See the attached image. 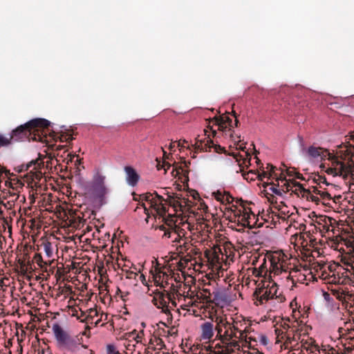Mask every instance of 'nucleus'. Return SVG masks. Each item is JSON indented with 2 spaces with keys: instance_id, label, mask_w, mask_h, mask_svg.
I'll list each match as a JSON object with an SVG mask.
<instances>
[{
  "instance_id": "obj_1",
  "label": "nucleus",
  "mask_w": 354,
  "mask_h": 354,
  "mask_svg": "<svg viewBox=\"0 0 354 354\" xmlns=\"http://www.w3.org/2000/svg\"><path fill=\"white\" fill-rule=\"evenodd\" d=\"M270 261V266L268 269L266 258H263V263L261 266L252 269V275L255 277H263L268 281L272 278L279 277V280H283L294 277L290 271V260L284 253L275 252L271 256Z\"/></svg>"
},
{
  "instance_id": "obj_2",
  "label": "nucleus",
  "mask_w": 354,
  "mask_h": 354,
  "mask_svg": "<svg viewBox=\"0 0 354 354\" xmlns=\"http://www.w3.org/2000/svg\"><path fill=\"white\" fill-rule=\"evenodd\" d=\"M50 122L47 120L41 118L34 119L18 127L9 136L11 138L12 142L20 141L28 138L32 132L39 131L42 129L47 128Z\"/></svg>"
},
{
  "instance_id": "obj_3",
  "label": "nucleus",
  "mask_w": 354,
  "mask_h": 354,
  "mask_svg": "<svg viewBox=\"0 0 354 354\" xmlns=\"http://www.w3.org/2000/svg\"><path fill=\"white\" fill-rule=\"evenodd\" d=\"M105 180L106 176L100 172H97L94 174L88 187V192L102 203L105 202L106 196L109 193V189L106 187Z\"/></svg>"
},
{
  "instance_id": "obj_4",
  "label": "nucleus",
  "mask_w": 354,
  "mask_h": 354,
  "mask_svg": "<svg viewBox=\"0 0 354 354\" xmlns=\"http://www.w3.org/2000/svg\"><path fill=\"white\" fill-rule=\"evenodd\" d=\"M169 211V205L161 196L156 194V199L151 203V209L150 212L153 214L159 216L162 218L163 221L168 225H172L174 223V217L171 214L167 213Z\"/></svg>"
},
{
  "instance_id": "obj_5",
  "label": "nucleus",
  "mask_w": 354,
  "mask_h": 354,
  "mask_svg": "<svg viewBox=\"0 0 354 354\" xmlns=\"http://www.w3.org/2000/svg\"><path fill=\"white\" fill-rule=\"evenodd\" d=\"M215 322L216 323L215 330L217 332V337L221 341H228L236 338V333L229 328L232 326V322L223 317H216Z\"/></svg>"
},
{
  "instance_id": "obj_6",
  "label": "nucleus",
  "mask_w": 354,
  "mask_h": 354,
  "mask_svg": "<svg viewBox=\"0 0 354 354\" xmlns=\"http://www.w3.org/2000/svg\"><path fill=\"white\" fill-rule=\"evenodd\" d=\"M234 222H236L238 225L249 228L254 225L255 215L249 207H236L234 210Z\"/></svg>"
},
{
  "instance_id": "obj_7",
  "label": "nucleus",
  "mask_w": 354,
  "mask_h": 354,
  "mask_svg": "<svg viewBox=\"0 0 354 354\" xmlns=\"http://www.w3.org/2000/svg\"><path fill=\"white\" fill-rule=\"evenodd\" d=\"M283 280H279V277L272 278L268 280V283L266 287L260 288L256 290L254 295H257V299L261 304H263V301H268V299L277 297V284L279 282Z\"/></svg>"
},
{
  "instance_id": "obj_8",
  "label": "nucleus",
  "mask_w": 354,
  "mask_h": 354,
  "mask_svg": "<svg viewBox=\"0 0 354 354\" xmlns=\"http://www.w3.org/2000/svg\"><path fill=\"white\" fill-rule=\"evenodd\" d=\"M330 165L326 168V172L333 176H342L346 178L351 173V167L337 157L330 158Z\"/></svg>"
},
{
  "instance_id": "obj_9",
  "label": "nucleus",
  "mask_w": 354,
  "mask_h": 354,
  "mask_svg": "<svg viewBox=\"0 0 354 354\" xmlns=\"http://www.w3.org/2000/svg\"><path fill=\"white\" fill-rule=\"evenodd\" d=\"M165 268L156 266L154 270H151L154 283L156 286H160L162 288H165L168 286L171 285L170 288L174 290L175 288L173 283V277L168 274L165 271Z\"/></svg>"
},
{
  "instance_id": "obj_10",
  "label": "nucleus",
  "mask_w": 354,
  "mask_h": 354,
  "mask_svg": "<svg viewBox=\"0 0 354 354\" xmlns=\"http://www.w3.org/2000/svg\"><path fill=\"white\" fill-rule=\"evenodd\" d=\"M301 153L306 158L311 162H321L324 160L330 153L327 150L319 147L310 146L306 148L304 145L301 146Z\"/></svg>"
},
{
  "instance_id": "obj_11",
  "label": "nucleus",
  "mask_w": 354,
  "mask_h": 354,
  "mask_svg": "<svg viewBox=\"0 0 354 354\" xmlns=\"http://www.w3.org/2000/svg\"><path fill=\"white\" fill-rule=\"evenodd\" d=\"M22 185L23 184L16 179L6 180V186L8 187V189L4 192L3 198L16 202L21 198L19 188L21 189Z\"/></svg>"
},
{
  "instance_id": "obj_12",
  "label": "nucleus",
  "mask_w": 354,
  "mask_h": 354,
  "mask_svg": "<svg viewBox=\"0 0 354 354\" xmlns=\"http://www.w3.org/2000/svg\"><path fill=\"white\" fill-rule=\"evenodd\" d=\"M216 125L219 131H226L228 128V131H231V129L234 127L232 124V120L228 115H222L219 117H214L209 122V127L212 131L213 134H216V130H214L213 126Z\"/></svg>"
},
{
  "instance_id": "obj_13",
  "label": "nucleus",
  "mask_w": 354,
  "mask_h": 354,
  "mask_svg": "<svg viewBox=\"0 0 354 354\" xmlns=\"http://www.w3.org/2000/svg\"><path fill=\"white\" fill-rule=\"evenodd\" d=\"M169 299H171V296L169 294H167V295L165 296L164 292L157 291L154 292L152 302L158 308H161L164 313L170 314V309L169 306Z\"/></svg>"
},
{
  "instance_id": "obj_14",
  "label": "nucleus",
  "mask_w": 354,
  "mask_h": 354,
  "mask_svg": "<svg viewBox=\"0 0 354 354\" xmlns=\"http://www.w3.org/2000/svg\"><path fill=\"white\" fill-rule=\"evenodd\" d=\"M43 164L44 162L41 160L37 159L30 161L27 165L26 169L29 170L32 181H39L42 178V172L39 171V169Z\"/></svg>"
},
{
  "instance_id": "obj_15",
  "label": "nucleus",
  "mask_w": 354,
  "mask_h": 354,
  "mask_svg": "<svg viewBox=\"0 0 354 354\" xmlns=\"http://www.w3.org/2000/svg\"><path fill=\"white\" fill-rule=\"evenodd\" d=\"M52 330L59 348H61L71 337L68 333L57 323L53 325Z\"/></svg>"
},
{
  "instance_id": "obj_16",
  "label": "nucleus",
  "mask_w": 354,
  "mask_h": 354,
  "mask_svg": "<svg viewBox=\"0 0 354 354\" xmlns=\"http://www.w3.org/2000/svg\"><path fill=\"white\" fill-rule=\"evenodd\" d=\"M124 170L127 184L131 187L136 186L140 180V175L137 173L136 170L131 166L124 167Z\"/></svg>"
},
{
  "instance_id": "obj_17",
  "label": "nucleus",
  "mask_w": 354,
  "mask_h": 354,
  "mask_svg": "<svg viewBox=\"0 0 354 354\" xmlns=\"http://www.w3.org/2000/svg\"><path fill=\"white\" fill-rule=\"evenodd\" d=\"M201 337L205 340H209L214 335V325L212 322H206L201 326Z\"/></svg>"
},
{
  "instance_id": "obj_18",
  "label": "nucleus",
  "mask_w": 354,
  "mask_h": 354,
  "mask_svg": "<svg viewBox=\"0 0 354 354\" xmlns=\"http://www.w3.org/2000/svg\"><path fill=\"white\" fill-rule=\"evenodd\" d=\"M81 346L78 339L71 337L61 348L71 352H75L79 351Z\"/></svg>"
},
{
  "instance_id": "obj_19",
  "label": "nucleus",
  "mask_w": 354,
  "mask_h": 354,
  "mask_svg": "<svg viewBox=\"0 0 354 354\" xmlns=\"http://www.w3.org/2000/svg\"><path fill=\"white\" fill-rule=\"evenodd\" d=\"M276 182L279 190L282 192V194L290 192L293 180H288L285 178L280 177L276 180Z\"/></svg>"
},
{
  "instance_id": "obj_20",
  "label": "nucleus",
  "mask_w": 354,
  "mask_h": 354,
  "mask_svg": "<svg viewBox=\"0 0 354 354\" xmlns=\"http://www.w3.org/2000/svg\"><path fill=\"white\" fill-rule=\"evenodd\" d=\"M310 189H311L316 196L319 195L320 196V200L322 199L324 201H326L332 198L330 194L326 191L325 189H323L322 187L320 188V186H313Z\"/></svg>"
},
{
  "instance_id": "obj_21",
  "label": "nucleus",
  "mask_w": 354,
  "mask_h": 354,
  "mask_svg": "<svg viewBox=\"0 0 354 354\" xmlns=\"http://www.w3.org/2000/svg\"><path fill=\"white\" fill-rule=\"evenodd\" d=\"M215 198L222 203H230L233 201V198L229 193L218 190L214 193Z\"/></svg>"
},
{
  "instance_id": "obj_22",
  "label": "nucleus",
  "mask_w": 354,
  "mask_h": 354,
  "mask_svg": "<svg viewBox=\"0 0 354 354\" xmlns=\"http://www.w3.org/2000/svg\"><path fill=\"white\" fill-rule=\"evenodd\" d=\"M232 324L229 328L231 330L241 331V330L244 328V326L245 325V320L243 319H240L239 317L231 318Z\"/></svg>"
},
{
  "instance_id": "obj_23",
  "label": "nucleus",
  "mask_w": 354,
  "mask_h": 354,
  "mask_svg": "<svg viewBox=\"0 0 354 354\" xmlns=\"http://www.w3.org/2000/svg\"><path fill=\"white\" fill-rule=\"evenodd\" d=\"M306 189H307L304 188L301 184L293 180L290 192L303 198L304 193H306Z\"/></svg>"
},
{
  "instance_id": "obj_24",
  "label": "nucleus",
  "mask_w": 354,
  "mask_h": 354,
  "mask_svg": "<svg viewBox=\"0 0 354 354\" xmlns=\"http://www.w3.org/2000/svg\"><path fill=\"white\" fill-rule=\"evenodd\" d=\"M126 335L128 336L129 337H132L136 344H143L142 340L144 339L145 335L143 330H140L138 333L136 330H133L132 332L127 333Z\"/></svg>"
},
{
  "instance_id": "obj_25",
  "label": "nucleus",
  "mask_w": 354,
  "mask_h": 354,
  "mask_svg": "<svg viewBox=\"0 0 354 354\" xmlns=\"http://www.w3.org/2000/svg\"><path fill=\"white\" fill-rule=\"evenodd\" d=\"M301 347L303 349L306 350L310 354H317V352H319V346L313 344V342H308V341L301 342Z\"/></svg>"
},
{
  "instance_id": "obj_26",
  "label": "nucleus",
  "mask_w": 354,
  "mask_h": 354,
  "mask_svg": "<svg viewBox=\"0 0 354 354\" xmlns=\"http://www.w3.org/2000/svg\"><path fill=\"white\" fill-rule=\"evenodd\" d=\"M288 259L290 260V261H291V259L290 258H288ZM290 267L291 268L290 269V271L291 273H292V274L294 275L293 277H290V278H288V279H285L286 280H292V282L295 281V278L297 277V280L298 281H302L304 280H305V275L304 274H301V273H299V270H297V269H295L292 266V264L290 262Z\"/></svg>"
},
{
  "instance_id": "obj_27",
  "label": "nucleus",
  "mask_w": 354,
  "mask_h": 354,
  "mask_svg": "<svg viewBox=\"0 0 354 354\" xmlns=\"http://www.w3.org/2000/svg\"><path fill=\"white\" fill-rule=\"evenodd\" d=\"M54 156L56 157L57 161L59 162H66V163H68L69 161H72V158L69 157V154L67 153V149H64L63 151L57 152V153L54 154Z\"/></svg>"
},
{
  "instance_id": "obj_28",
  "label": "nucleus",
  "mask_w": 354,
  "mask_h": 354,
  "mask_svg": "<svg viewBox=\"0 0 354 354\" xmlns=\"http://www.w3.org/2000/svg\"><path fill=\"white\" fill-rule=\"evenodd\" d=\"M264 187L266 188V192H270L277 196H282V192L279 190L277 183H267Z\"/></svg>"
},
{
  "instance_id": "obj_29",
  "label": "nucleus",
  "mask_w": 354,
  "mask_h": 354,
  "mask_svg": "<svg viewBox=\"0 0 354 354\" xmlns=\"http://www.w3.org/2000/svg\"><path fill=\"white\" fill-rule=\"evenodd\" d=\"M33 260L43 272H46V262L43 260L41 254H35L33 257Z\"/></svg>"
},
{
  "instance_id": "obj_30",
  "label": "nucleus",
  "mask_w": 354,
  "mask_h": 354,
  "mask_svg": "<svg viewBox=\"0 0 354 354\" xmlns=\"http://www.w3.org/2000/svg\"><path fill=\"white\" fill-rule=\"evenodd\" d=\"M125 354H134L136 348V343L133 340H127L124 343Z\"/></svg>"
},
{
  "instance_id": "obj_31",
  "label": "nucleus",
  "mask_w": 354,
  "mask_h": 354,
  "mask_svg": "<svg viewBox=\"0 0 354 354\" xmlns=\"http://www.w3.org/2000/svg\"><path fill=\"white\" fill-rule=\"evenodd\" d=\"M201 142V145H198V147H201L202 149H205L206 151L214 147L213 141L209 137L205 138L203 141L197 139V142Z\"/></svg>"
},
{
  "instance_id": "obj_32",
  "label": "nucleus",
  "mask_w": 354,
  "mask_h": 354,
  "mask_svg": "<svg viewBox=\"0 0 354 354\" xmlns=\"http://www.w3.org/2000/svg\"><path fill=\"white\" fill-rule=\"evenodd\" d=\"M313 180L318 185L320 186V188H322V185H325L326 186L330 185V184L328 183L326 180V178L324 176H321L319 174H315L313 178Z\"/></svg>"
},
{
  "instance_id": "obj_33",
  "label": "nucleus",
  "mask_w": 354,
  "mask_h": 354,
  "mask_svg": "<svg viewBox=\"0 0 354 354\" xmlns=\"http://www.w3.org/2000/svg\"><path fill=\"white\" fill-rule=\"evenodd\" d=\"M303 198H305L308 201H311L317 203L320 202V198L318 196H316L310 189H306V193H304Z\"/></svg>"
},
{
  "instance_id": "obj_34",
  "label": "nucleus",
  "mask_w": 354,
  "mask_h": 354,
  "mask_svg": "<svg viewBox=\"0 0 354 354\" xmlns=\"http://www.w3.org/2000/svg\"><path fill=\"white\" fill-rule=\"evenodd\" d=\"M196 297L198 299H202L207 303L212 301L211 293L207 289H203V292H200V295H197Z\"/></svg>"
},
{
  "instance_id": "obj_35",
  "label": "nucleus",
  "mask_w": 354,
  "mask_h": 354,
  "mask_svg": "<svg viewBox=\"0 0 354 354\" xmlns=\"http://www.w3.org/2000/svg\"><path fill=\"white\" fill-rule=\"evenodd\" d=\"M43 246L46 257L49 259L52 258L53 254L52 244L47 241L43 243Z\"/></svg>"
},
{
  "instance_id": "obj_36",
  "label": "nucleus",
  "mask_w": 354,
  "mask_h": 354,
  "mask_svg": "<svg viewBox=\"0 0 354 354\" xmlns=\"http://www.w3.org/2000/svg\"><path fill=\"white\" fill-rule=\"evenodd\" d=\"M12 143L11 138L10 136H4L2 134H0V148L8 147Z\"/></svg>"
},
{
  "instance_id": "obj_37",
  "label": "nucleus",
  "mask_w": 354,
  "mask_h": 354,
  "mask_svg": "<svg viewBox=\"0 0 354 354\" xmlns=\"http://www.w3.org/2000/svg\"><path fill=\"white\" fill-rule=\"evenodd\" d=\"M247 326H245L241 331H236V338L239 341L247 342Z\"/></svg>"
},
{
  "instance_id": "obj_38",
  "label": "nucleus",
  "mask_w": 354,
  "mask_h": 354,
  "mask_svg": "<svg viewBox=\"0 0 354 354\" xmlns=\"http://www.w3.org/2000/svg\"><path fill=\"white\" fill-rule=\"evenodd\" d=\"M221 342L223 344H225L227 346H230L234 348H239L240 347L239 341L236 338H233L228 341H221Z\"/></svg>"
},
{
  "instance_id": "obj_39",
  "label": "nucleus",
  "mask_w": 354,
  "mask_h": 354,
  "mask_svg": "<svg viewBox=\"0 0 354 354\" xmlns=\"http://www.w3.org/2000/svg\"><path fill=\"white\" fill-rule=\"evenodd\" d=\"M57 138H59V140L61 142H68L73 140V139L72 135L70 133H67L60 134V135L57 136Z\"/></svg>"
},
{
  "instance_id": "obj_40",
  "label": "nucleus",
  "mask_w": 354,
  "mask_h": 354,
  "mask_svg": "<svg viewBox=\"0 0 354 354\" xmlns=\"http://www.w3.org/2000/svg\"><path fill=\"white\" fill-rule=\"evenodd\" d=\"M150 344H156V346H158V349H161L165 346L164 342L162 339L159 337H155L154 339H151L149 342Z\"/></svg>"
},
{
  "instance_id": "obj_41",
  "label": "nucleus",
  "mask_w": 354,
  "mask_h": 354,
  "mask_svg": "<svg viewBox=\"0 0 354 354\" xmlns=\"http://www.w3.org/2000/svg\"><path fill=\"white\" fill-rule=\"evenodd\" d=\"M106 354H120V353L115 345L108 344L106 346Z\"/></svg>"
},
{
  "instance_id": "obj_42",
  "label": "nucleus",
  "mask_w": 354,
  "mask_h": 354,
  "mask_svg": "<svg viewBox=\"0 0 354 354\" xmlns=\"http://www.w3.org/2000/svg\"><path fill=\"white\" fill-rule=\"evenodd\" d=\"M1 203L6 208L12 209L15 205V201H12L10 199H5V198H3Z\"/></svg>"
},
{
  "instance_id": "obj_43",
  "label": "nucleus",
  "mask_w": 354,
  "mask_h": 354,
  "mask_svg": "<svg viewBox=\"0 0 354 354\" xmlns=\"http://www.w3.org/2000/svg\"><path fill=\"white\" fill-rule=\"evenodd\" d=\"M284 338L286 339L285 340V345L286 347H288L292 345V342L293 341H295V337H292L290 336V334L289 333H286V334H284Z\"/></svg>"
},
{
  "instance_id": "obj_44",
  "label": "nucleus",
  "mask_w": 354,
  "mask_h": 354,
  "mask_svg": "<svg viewBox=\"0 0 354 354\" xmlns=\"http://www.w3.org/2000/svg\"><path fill=\"white\" fill-rule=\"evenodd\" d=\"M155 194L156 195L157 194L156 193ZM145 199L147 201L149 202L150 208L151 209V203H152L153 201H155V199H156V196L154 197L153 194L147 193V194H146L145 195Z\"/></svg>"
},
{
  "instance_id": "obj_45",
  "label": "nucleus",
  "mask_w": 354,
  "mask_h": 354,
  "mask_svg": "<svg viewBox=\"0 0 354 354\" xmlns=\"http://www.w3.org/2000/svg\"><path fill=\"white\" fill-rule=\"evenodd\" d=\"M66 145H55L53 147V153H57V152H61L62 151H64L66 149Z\"/></svg>"
},
{
  "instance_id": "obj_46",
  "label": "nucleus",
  "mask_w": 354,
  "mask_h": 354,
  "mask_svg": "<svg viewBox=\"0 0 354 354\" xmlns=\"http://www.w3.org/2000/svg\"><path fill=\"white\" fill-rule=\"evenodd\" d=\"M175 236L174 238L173 242L174 243H181L182 241H183V238L182 236H180V234L179 232L177 233V234H173V236Z\"/></svg>"
},
{
  "instance_id": "obj_47",
  "label": "nucleus",
  "mask_w": 354,
  "mask_h": 354,
  "mask_svg": "<svg viewBox=\"0 0 354 354\" xmlns=\"http://www.w3.org/2000/svg\"><path fill=\"white\" fill-rule=\"evenodd\" d=\"M182 244L180 245V246L182 248V250L187 251L189 249V244L185 239H183V241H182Z\"/></svg>"
},
{
  "instance_id": "obj_48",
  "label": "nucleus",
  "mask_w": 354,
  "mask_h": 354,
  "mask_svg": "<svg viewBox=\"0 0 354 354\" xmlns=\"http://www.w3.org/2000/svg\"><path fill=\"white\" fill-rule=\"evenodd\" d=\"M138 273L134 272H129L127 274V278L128 279H136V277H138Z\"/></svg>"
},
{
  "instance_id": "obj_49",
  "label": "nucleus",
  "mask_w": 354,
  "mask_h": 354,
  "mask_svg": "<svg viewBox=\"0 0 354 354\" xmlns=\"http://www.w3.org/2000/svg\"><path fill=\"white\" fill-rule=\"evenodd\" d=\"M157 169L160 170L163 169L165 170V172H167V169L165 168V162H158L156 165Z\"/></svg>"
},
{
  "instance_id": "obj_50",
  "label": "nucleus",
  "mask_w": 354,
  "mask_h": 354,
  "mask_svg": "<svg viewBox=\"0 0 354 354\" xmlns=\"http://www.w3.org/2000/svg\"><path fill=\"white\" fill-rule=\"evenodd\" d=\"M174 232L170 230H165L163 234V237L171 238L173 237Z\"/></svg>"
},
{
  "instance_id": "obj_51",
  "label": "nucleus",
  "mask_w": 354,
  "mask_h": 354,
  "mask_svg": "<svg viewBox=\"0 0 354 354\" xmlns=\"http://www.w3.org/2000/svg\"><path fill=\"white\" fill-rule=\"evenodd\" d=\"M97 315V310L91 308L88 312V316L93 317Z\"/></svg>"
},
{
  "instance_id": "obj_52",
  "label": "nucleus",
  "mask_w": 354,
  "mask_h": 354,
  "mask_svg": "<svg viewBox=\"0 0 354 354\" xmlns=\"http://www.w3.org/2000/svg\"><path fill=\"white\" fill-rule=\"evenodd\" d=\"M179 232L180 234V236H182L183 237L185 236V231L183 229H180V228H177L175 230V231L174 232V234H177V233Z\"/></svg>"
},
{
  "instance_id": "obj_53",
  "label": "nucleus",
  "mask_w": 354,
  "mask_h": 354,
  "mask_svg": "<svg viewBox=\"0 0 354 354\" xmlns=\"http://www.w3.org/2000/svg\"><path fill=\"white\" fill-rule=\"evenodd\" d=\"M205 351L206 353H205L203 351H201L200 354H212V353H214V354H221L220 351L216 352L215 350L213 351L212 349L210 350V353H207L208 350H206Z\"/></svg>"
},
{
  "instance_id": "obj_54",
  "label": "nucleus",
  "mask_w": 354,
  "mask_h": 354,
  "mask_svg": "<svg viewBox=\"0 0 354 354\" xmlns=\"http://www.w3.org/2000/svg\"><path fill=\"white\" fill-rule=\"evenodd\" d=\"M275 332L278 337L281 336V339L284 338V333L282 330H281L279 329H276ZM286 333H285V334H286Z\"/></svg>"
},
{
  "instance_id": "obj_55",
  "label": "nucleus",
  "mask_w": 354,
  "mask_h": 354,
  "mask_svg": "<svg viewBox=\"0 0 354 354\" xmlns=\"http://www.w3.org/2000/svg\"><path fill=\"white\" fill-rule=\"evenodd\" d=\"M234 158L236 159V162H238L239 163L240 159L239 158H243V156L241 155L239 153H234Z\"/></svg>"
},
{
  "instance_id": "obj_56",
  "label": "nucleus",
  "mask_w": 354,
  "mask_h": 354,
  "mask_svg": "<svg viewBox=\"0 0 354 354\" xmlns=\"http://www.w3.org/2000/svg\"><path fill=\"white\" fill-rule=\"evenodd\" d=\"M350 308L352 309L351 310V312L353 313H354V297L353 298V299L351 301V303H350Z\"/></svg>"
},
{
  "instance_id": "obj_57",
  "label": "nucleus",
  "mask_w": 354,
  "mask_h": 354,
  "mask_svg": "<svg viewBox=\"0 0 354 354\" xmlns=\"http://www.w3.org/2000/svg\"><path fill=\"white\" fill-rule=\"evenodd\" d=\"M46 262V271L48 270V266H50L51 263L54 261L53 259H49L47 261H45Z\"/></svg>"
},
{
  "instance_id": "obj_58",
  "label": "nucleus",
  "mask_w": 354,
  "mask_h": 354,
  "mask_svg": "<svg viewBox=\"0 0 354 354\" xmlns=\"http://www.w3.org/2000/svg\"><path fill=\"white\" fill-rule=\"evenodd\" d=\"M138 277H139L140 280L143 282L145 280V277L143 274H138Z\"/></svg>"
},
{
  "instance_id": "obj_59",
  "label": "nucleus",
  "mask_w": 354,
  "mask_h": 354,
  "mask_svg": "<svg viewBox=\"0 0 354 354\" xmlns=\"http://www.w3.org/2000/svg\"><path fill=\"white\" fill-rule=\"evenodd\" d=\"M196 306L195 303L192 301H189L186 305L185 306Z\"/></svg>"
},
{
  "instance_id": "obj_60",
  "label": "nucleus",
  "mask_w": 354,
  "mask_h": 354,
  "mask_svg": "<svg viewBox=\"0 0 354 354\" xmlns=\"http://www.w3.org/2000/svg\"><path fill=\"white\" fill-rule=\"evenodd\" d=\"M169 301H171V304L173 306H174V307L176 306V303L174 300H172V299L171 298V299H169Z\"/></svg>"
},
{
  "instance_id": "obj_61",
  "label": "nucleus",
  "mask_w": 354,
  "mask_h": 354,
  "mask_svg": "<svg viewBox=\"0 0 354 354\" xmlns=\"http://www.w3.org/2000/svg\"><path fill=\"white\" fill-rule=\"evenodd\" d=\"M299 313V312L297 313L296 311H293V317L295 319H297Z\"/></svg>"
},
{
  "instance_id": "obj_62",
  "label": "nucleus",
  "mask_w": 354,
  "mask_h": 354,
  "mask_svg": "<svg viewBox=\"0 0 354 354\" xmlns=\"http://www.w3.org/2000/svg\"><path fill=\"white\" fill-rule=\"evenodd\" d=\"M170 167H171V165L169 163L165 162V168L167 169V170L169 169L170 168Z\"/></svg>"
},
{
  "instance_id": "obj_63",
  "label": "nucleus",
  "mask_w": 354,
  "mask_h": 354,
  "mask_svg": "<svg viewBox=\"0 0 354 354\" xmlns=\"http://www.w3.org/2000/svg\"><path fill=\"white\" fill-rule=\"evenodd\" d=\"M174 147H175V145H174L173 143H171V144L169 145V149H170V150H173V149L174 148Z\"/></svg>"
},
{
  "instance_id": "obj_64",
  "label": "nucleus",
  "mask_w": 354,
  "mask_h": 354,
  "mask_svg": "<svg viewBox=\"0 0 354 354\" xmlns=\"http://www.w3.org/2000/svg\"><path fill=\"white\" fill-rule=\"evenodd\" d=\"M144 209H145V214H149V210L145 206L144 207Z\"/></svg>"
}]
</instances>
